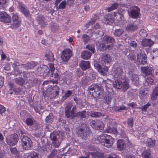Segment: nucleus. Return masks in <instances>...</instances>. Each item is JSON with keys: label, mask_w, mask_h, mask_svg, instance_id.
Returning <instances> with one entry per match:
<instances>
[{"label": "nucleus", "mask_w": 158, "mask_h": 158, "mask_svg": "<svg viewBox=\"0 0 158 158\" xmlns=\"http://www.w3.org/2000/svg\"><path fill=\"white\" fill-rule=\"evenodd\" d=\"M102 39V42L99 45L101 50H110L111 48V46L114 42V39L113 37L107 35L104 36Z\"/></svg>", "instance_id": "f257e3e1"}, {"label": "nucleus", "mask_w": 158, "mask_h": 158, "mask_svg": "<svg viewBox=\"0 0 158 158\" xmlns=\"http://www.w3.org/2000/svg\"><path fill=\"white\" fill-rule=\"evenodd\" d=\"M97 140L102 143V145L108 148L111 147L114 142V139L111 136L105 133L98 136Z\"/></svg>", "instance_id": "f03ea898"}, {"label": "nucleus", "mask_w": 158, "mask_h": 158, "mask_svg": "<svg viewBox=\"0 0 158 158\" xmlns=\"http://www.w3.org/2000/svg\"><path fill=\"white\" fill-rule=\"evenodd\" d=\"M21 144L23 149H30L32 145V142L31 139L27 136L22 135L20 137Z\"/></svg>", "instance_id": "7ed1b4c3"}, {"label": "nucleus", "mask_w": 158, "mask_h": 158, "mask_svg": "<svg viewBox=\"0 0 158 158\" xmlns=\"http://www.w3.org/2000/svg\"><path fill=\"white\" fill-rule=\"evenodd\" d=\"M88 89L91 91L94 90L95 97L97 98L99 97L102 94L103 90L101 85L97 84H92L88 87Z\"/></svg>", "instance_id": "20e7f679"}, {"label": "nucleus", "mask_w": 158, "mask_h": 158, "mask_svg": "<svg viewBox=\"0 0 158 158\" xmlns=\"http://www.w3.org/2000/svg\"><path fill=\"white\" fill-rule=\"evenodd\" d=\"M129 16L133 19L138 18L140 15V9L137 6H133L128 10Z\"/></svg>", "instance_id": "39448f33"}, {"label": "nucleus", "mask_w": 158, "mask_h": 158, "mask_svg": "<svg viewBox=\"0 0 158 158\" xmlns=\"http://www.w3.org/2000/svg\"><path fill=\"white\" fill-rule=\"evenodd\" d=\"M50 138L52 141L54 146L55 148L58 147L61 143L60 136L57 132H53L50 135Z\"/></svg>", "instance_id": "423d86ee"}, {"label": "nucleus", "mask_w": 158, "mask_h": 158, "mask_svg": "<svg viewBox=\"0 0 158 158\" xmlns=\"http://www.w3.org/2000/svg\"><path fill=\"white\" fill-rule=\"evenodd\" d=\"M19 140L18 135L14 134L7 136L6 139V141L7 144L10 146L15 145Z\"/></svg>", "instance_id": "0eeeda50"}, {"label": "nucleus", "mask_w": 158, "mask_h": 158, "mask_svg": "<svg viewBox=\"0 0 158 158\" xmlns=\"http://www.w3.org/2000/svg\"><path fill=\"white\" fill-rule=\"evenodd\" d=\"M37 73L40 76H42L45 73V76H49L48 75L49 68L48 66L45 65H41L38 66L37 69Z\"/></svg>", "instance_id": "6e6552de"}, {"label": "nucleus", "mask_w": 158, "mask_h": 158, "mask_svg": "<svg viewBox=\"0 0 158 158\" xmlns=\"http://www.w3.org/2000/svg\"><path fill=\"white\" fill-rule=\"evenodd\" d=\"M90 124L92 127L95 130H101L104 127L103 123L102 121L97 119L92 121L90 122Z\"/></svg>", "instance_id": "1a4fd4ad"}, {"label": "nucleus", "mask_w": 158, "mask_h": 158, "mask_svg": "<svg viewBox=\"0 0 158 158\" xmlns=\"http://www.w3.org/2000/svg\"><path fill=\"white\" fill-rule=\"evenodd\" d=\"M72 55V51L69 49H66L63 50L61 55V58L64 61H67Z\"/></svg>", "instance_id": "9d476101"}, {"label": "nucleus", "mask_w": 158, "mask_h": 158, "mask_svg": "<svg viewBox=\"0 0 158 158\" xmlns=\"http://www.w3.org/2000/svg\"><path fill=\"white\" fill-rule=\"evenodd\" d=\"M60 90V88L57 85L54 86L49 94L50 98H53L57 96L59 94Z\"/></svg>", "instance_id": "9b49d317"}, {"label": "nucleus", "mask_w": 158, "mask_h": 158, "mask_svg": "<svg viewBox=\"0 0 158 158\" xmlns=\"http://www.w3.org/2000/svg\"><path fill=\"white\" fill-rule=\"evenodd\" d=\"M125 28L127 32H134L138 29V26L135 22H130L127 24Z\"/></svg>", "instance_id": "f8f14e48"}, {"label": "nucleus", "mask_w": 158, "mask_h": 158, "mask_svg": "<svg viewBox=\"0 0 158 158\" xmlns=\"http://www.w3.org/2000/svg\"><path fill=\"white\" fill-rule=\"evenodd\" d=\"M137 61L139 64H145L147 63L146 55L141 53L138 54L137 56Z\"/></svg>", "instance_id": "ddd939ff"}, {"label": "nucleus", "mask_w": 158, "mask_h": 158, "mask_svg": "<svg viewBox=\"0 0 158 158\" xmlns=\"http://www.w3.org/2000/svg\"><path fill=\"white\" fill-rule=\"evenodd\" d=\"M78 135L82 139H87L89 134V131L86 129L80 128L78 131Z\"/></svg>", "instance_id": "4468645a"}, {"label": "nucleus", "mask_w": 158, "mask_h": 158, "mask_svg": "<svg viewBox=\"0 0 158 158\" xmlns=\"http://www.w3.org/2000/svg\"><path fill=\"white\" fill-rule=\"evenodd\" d=\"M0 21L4 23H9L10 22L11 19L9 16L3 11L0 12Z\"/></svg>", "instance_id": "2eb2a0df"}, {"label": "nucleus", "mask_w": 158, "mask_h": 158, "mask_svg": "<svg viewBox=\"0 0 158 158\" xmlns=\"http://www.w3.org/2000/svg\"><path fill=\"white\" fill-rule=\"evenodd\" d=\"M101 58V62L103 64H108L111 60L110 55L106 53L102 54Z\"/></svg>", "instance_id": "dca6fc26"}, {"label": "nucleus", "mask_w": 158, "mask_h": 158, "mask_svg": "<svg viewBox=\"0 0 158 158\" xmlns=\"http://www.w3.org/2000/svg\"><path fill=\"white\" fill-rule=\"evenodd\" d=\"M113 15L108 14L106 16L107 19H109L110 22H114V21L116 19H117L118 20L120 19L121 17V15L118 12H114L112 13Z\"/></svg>", "instance_id": "f3484780"}, {"label": "nucleus", "mask_w": 158, "mask_h": 158, "mask_svg": "<svg viewBox=\"0 0 158 158\" xmlns=\"http://www.w3.org/2000/svg\"><path fill=\"white\" fill-rule=\"evenodd\" d=\"M38 64L37 62L33 61H31L26 64H21V67L24 68L27 70L31 69L36 66Z\"/></svg>", "instance_id": "a211bd4d"}, {"label": "nucleus", "mask_w": 158, "mask_h": 158, "mask_svg": "<svg viewBox=\"0 0 158 158\" xmlns=\"http://www.w3.org/2000/svg\"><path fill=\"white\" fill-rule=\"evenodd\" d=\"M141 70L145 76L150 75L152 74V68L149 66L141 67Z\"/></svg>", "instance_id": "6ab92c4d"}, {"label": "nucleus", "mask_w": 158, "mask_h": 158, "mask_svg": "<svg viewBox=\"0 0 158 158\" xmlns=\"http://www.w3.org/2000/svg\"><path fill=\"white\" fill-rule=\"evenodd\" d=\"M12 19L14 25L17 27H19L21 24V21L18 15L16 14L13 15Z\"/></svg>", "instance_id": "aec40b11"}, {"label": "nucleus", "mask_w": 158, "mask_h": 158, "mask_svg": "<svg viewBox=\"0 0 158 158\" xmlns=\"http://www.w3.org/2000/svg\"><path fill=\"white\" fill-rule=\"evenodd\" d=\"M79 65L82 70L84 71L89 69L90 67V63L89 61L82 60Z\"/></svg>", "instance_id": "412c9836"}, {"label": "nucleus", "mask_w": 158, "mask_h": 158, "mask_svg": "<svg viewBox=\"0 0 158 158\" xmlns=\"http://www.w3.org/2000/svg\"><path fill=\"white\" fill-rule=\"evenodd\" d=\"M19 6L20 10L25 16L26 17L29 16V12L24 4L22 3H19Z\"/></svg>", "instance_id": "4be33fe9"}, {"label": "nucleus", "mask_w": 158, "mask_h": 158, "mask_svg": "<svg viewBox=\"0 0 158 158\" xmlns=\"http://www.w3.org/2000/svg\"><path fill=\"white\" fill-rule=\"evenodd\" d=\"M123 71L120 68H118L114 71V77L115 78L120 79H122Z\"/></svg>", "instance_id": "5701e85b"}, {"label": "nucleus", "mask_w": 158, "mask_h": 158, "mask_svg": "<svg viewBox=\"0 0 158 158\" xmlns=\"http://www.w3.org/2000/svg\"><path fill=\"white\" fill-rule=\"evenodd\" d=\"M36 19L42 27H44L47 25L46 22H44L45 19L42 15H40L37 16L36 18Z\"/></svg>", "instance_id": "b1692460"}, {"label": "nucleus", "mask_w": 158, "mask_h": 158, "mask_svg": "<svg viewBox=\"0 0 158 158\" xmlns=\"http://www.w3.org/2000/svg\"><path fill=\"white\" fill-rule=\"evenodd\" d=\"M154 44V42L150 39H146L143 40L142 42V45L144 47H151Z\"/></svg>", "instance_id": "393cba45"}, {"label": "nucleus", "mask_w": 158, "mask_h": 158, "mask_svg": "<svg viewBox=\"0 0 158 158\" xmlns=\"http://www.w3.org/2000/svg\"><path fill=\"white\" fill-rule=\"evenodd\" d=\"M117 146L118 150L121 151L125 149L126 145L124 140L120 139L117 142Z\"/></svg>", "instance_id": "a878e982"}, {"label": "nucleus", "mask_w": 158, "mask_h": 158, "mask_svg": "<svg viewBox=\"0 0 158 158\" xmlns=\"http://www.w3.org/2000/svg\"><path fill=\"white\" fill-rule=\"evenodd\" d=\"M146 146L148 148H152L155 144V140L151 138H148L145 141Z\"/></svg>", "instance_id": "bb28decb"}, {"label": "nucleus", "mask_w": 158, "mask_h": 158, "mask_svg": "<svg viewBox=\"0 0 158 158\" xmlns=\"http://www.w3.org/2000/svg\"><path fill=\"white\" fill-rule=\"evenodd\" d=\"M91 53L88 51H84L81 54V58L85 60H88L89 59L91 56Z\"/></svg>", "instance_id": "cd10ccee"}, {"label": "nucleus", "mask_w": 158, "mask_h": 158, "mask_svg": "<svg viewBox=\"0 0 158 158\" xmlns=\"http://www.w3.org/2000/svg\"><path fill=\"white\" fill-rule=\"evenodd\" d=\"M72 106L71 103L68 104L66 106L65 109V115L67 118H69L70 117V114L71 108Z\"/></svg>", "instance_id": "c85d7f7f"}, {"label": "nucleus", "mask_w": 158, "mask_h": 158, "mask_svg": "<svg viewBox=\"0 0 158 158\" xmlns=\"http://www.w3.org/2000/svg\"><path fill=\"white\" fill-rule=\"evenodd\" d=\"M91 155L93 158H104V157L103 153L101 152H92Z\"/></svg>", "instance_id": "c756f323"}, {"label": "nucleus", "mask_w": 158, "mask_h": 158, "mask_svg": "<svg viewBox=\"0 0 158 158\" xmlns=\"http://www.w3.org/2000/svg\"><path fill=\"white\" fill-rule=\"evenodd\" d=\"M123 81L119 79L116 80L113 83V86L118 89H120L123 87Z\"/></svg>", "instance_id": "7c9ffc66"}, {"label": "nucleus", "mask_w": 158, "mask_h": 158, "mask_svg": "<svg viewBox=\"0 0 158 158\" xmlns=\"http://www.w3.org/2000/svg\"><path fill=\"white\" fill-rule=\"evenodd\" d=\"M158 97V86L156 87L153 91L151 95V99L155 100Z\"/></svg>", "instance_id": "2f4dec72"}, {"label": "nucleus", "mask_w": 158, "mask_h": 158, "mask_svg": "<svg viewBox=\"0 0 158 158\" xmlns=\"http://www.w3.org/2000/svg\"><path fill=\"white\" fill-rule=\"evenodd\" d=\"M46 60H49L50 61L52 62L54 60L55 58L53 53L51 51L49 52L45 55Z\"/></svg>", "instance_id": "473e14b6"}, {"label": "nucleus", "mask_w": 158, "mask_h": 158, "mask_svg": "<svg viewBox=\"0 0 158 158\" xmlns=\"http://www.w3.org/2000/svg\"><path fill=\"white\" fill-rule=\"evenodd\" d=\"M38 151L42 153H46L48 151V149L46 148L45 145H41L40 143L39 144V146L38 147Z\"/></svg>", "instance_id": "72a5a7b5"}, {"label": "nucleus", "mask_w": 158, "mask_h": 158, "mask_svg": "<svg viewBox=\"0 0 158 158\" xmlns=\"http://www.w3.org/2000/svg\"><path fill=\"white\" fill-rule=\"evenodd\" d=\"M89 115L92 117L98 118L102 115V114L100 112L92 111L89 112Z\"/></svg>", "instance_id": "f704fd0d"}, {"label": "nucleus", "mask_w": 158, "mask_h": 158, "mask_svg": "<svg viewBox=\"0 0 158 158\" xmlns=\"http://www.w3.org/2000/svg\"><path fill=\"white\" fill-rule=\"evenodd\" d=\"M54 120V117L53 114L50 113L46 117L45 119V121L46 123L49 124L52 123Z\"/></svg>", "instance_id": "c9c22d12"}, {"label": "nucleus", "mask_w": 158, "mask_h": 158, "mask_svg": "<svg viewBox=\"0 0 158 158\" xmlns=\"http://www.w3.org/2000/svg\"><path fill=\"white\" fill-rule=\"evenodd\" d=\"M131 78L133 82L135 85H137L139 83V78L137 75L132 74L131 75Z\"/></svg>", "instance_id": "e433bc0d"}, {"label": "nucleus", "mask_w": 158, "mask_h": 158, "mask_svg": "<svg viewBox=\"0 0 158 158\" xmlns=\"http://www.w3.org/2000/svg\"><path fill=\"white\" fill-rule=\"evenodd\" d=\"M8 112L6 110V108L3 106L0 105V114L2 116H5L7 115Z\"/></svg>", "instance_id": "4c0bfd02"}, {"label": "nucleus", "mask_w": 158, "mask_h": 158, "mask_svg": "<svg viewBox=\"0 0 158 158\" xmlns=\"http://www.w3.org/2000/svg\"><path fill=\"white\" fill-rule=\"evenodd\" d=\"M86 111L85 110L79 111L75 113V117H77L81 118H85L86 117Z\"/></svg>", "instance_id": "58836bf2"}, {"label": "nucleus", "mask_w": 158, "mask_h": 158, "mask_svg": "<svg viewBox=\"0 0 158 158\" xmlns=\"http://www.w3.org/2000/svg\"><path fill=\"white\" fill-rule=\"evenodd\" d=\"M15 81L16 84L21 86H23L25 83L24 80L20 77L15 79Z\"/></svg>", "instance_id": "ea45409f"}, {"label": "nucleus", "mask_w": 158, "mask_h": 158, "mask_svg": "<svg viewBox=\"0 0 158 158\" xmlns=\"http://www.w3.org/2000/svg\"><path fill=\"white\" fill-rule=\"evenodd\" d=\"M58 151L56 150H52L48 158H58Z\"/></svg>", "instance_id": "a19ab883"}, {"label": "nucleus", "mask_w": 158, "mask_h": 158, "mask_svg": "<svg viewBox=\"0 0 158 158\" xmlns=\"http://www.w3.org/2000/svg\"><path fill=\"white\" fill-rule=\"evenodd\" d=\"M98 72L103 75H105L108 70V68L106 66H101L100 69H99Z\"/></svg>", "instance_id": "79ce46f5"}, {"label": "nucleus", "mask_w": 158, "mask_h": 158, "mask_svg": "<svg viewBox=\"0 0 158 158\" xmlns=\"http://www.w3.org/2000/svg\"><path fill=\"white\" fill-rule=\"evenodd\" d=\"M106 132L108 133H113L116 134L118 133L117 129L114 127L111 128L110 127H108L106 129Z\"/></svg>", "instance_id": "37998d69"}, {"label": "nucleus", "mask_w": 158, "mask_h": 158, "mask_svg": "<svg viewBox=\"0 0 158 158\" xmlns=\"http://www.w3.org/2000/svg\"><path fill=\"white\" fill-rule=\"evenodd\" d=\"M124 32V30L122 29H118L115 30L114 35L116 37H119Z\"/></svg>", "instance_id": "c03bdc74"}, {"label": "nucleus", "mask_w": 158, "mask_h": 158, "mask_svg": "<svg viewBox=\"0 0 158 158\" xmlns=\"http://www.w3.org/2000/svg\"><path fill=\"white\" fill-rule=\"evenodd\" d=\"M34 121V119L32 118H28L25 120V123L28 126H32L33 124Z\"/></svg>", "instance_id": "a18cd8bd"}, {"label": "nucleus", "mask_w": 158, "mask_h": 158, "mask_svg": "<svg viewBox=\"0 0 158 158\" xmlns=\"http://www.w3.org/2000/svg\"><path fill=\"white\" fill-rule=\"evenodd\" d=\"M81 39L82 40L84 44H86L89 41L90 37L86 34H83L81 36Z\"/></svg>", "instance_id": "49530a36"}, {"label": "nucleus", "mask_w": 158, "mask_h": 158, "mask_svg": "<svg viewBox=\"0 0 158 158\" xmlns=\"http://www.w3.org/2000/svg\"><path fill=\"white\" fill-rule=\"evenodd\" d=\"M76 109L77 107L76 106H74L73 107L72 110H71L70 113V117H69V118L73 119L75 117V113H74V112L76 111Z\"/></svg>", "instance_id": "de8ad7c7"}, {"label": "nucleus", "mask_w": 158, "mask_h": 158, "mask_svg": "<svg viewBox=\"0 0 158 158\" xmlns=\"http://www.w3.org/2000/svg\"><path fill=\"white\" fill-rule=\"evenodd\" d=\"M123 88L122 89V90L123 92H125L127 90V89L129 87V85L127 81H124V80H123Z\"/></svg>", "instance_id": "09e8293b"}, {"label": "nucleus", "mask_w": 158, "mask_h": 158, "mask_svg": "<svg viewBox=\"0 0 158 158\" xmlns=\"http://www.w3.org/2000/svg\"><path fill=\"white\" fill-rule=\"evenodd\" d=\"M142 157L144 158H151V154L149 151H144L142 154Z\"/></svg>", "instance_id": "8fccbe9b"}, {"label": "nucleus", "mask_w": 158, "mask_h": 158, "mask_svg": "<svg viewBox=\"0 0 158 158\" xmlns=\"http://www.w3.org/2000/svg\"><path fill=\"white\" fill-rule=\"evenodd\" d=\"M118 6L117 3H114L113 4L112 6L109 7L107 8V10L108 12H109L113 10L116 9Z\"/></svg>", "instance_id": "3c124183"}, {"label": "nucleus", "mask_w": 158, "mask_h": 158, "mask_svg": "<svg viewBox=\"0 0 158 158\" xmlns=\"http://www.w3.org/2000/svg\"><path fill=\"white\" fill-rule=\"evenodd\" d=\"M49 66V71H48V75H50V73L54 72L55 71V68L54 64L52 63H50L48 64Z\"/></svg>", "instance_id": "603ef678"}, {"label": "nucleus", "mask_w": 158, "mask_h": 158, "mask_svg": "<svg viewBox=\"0 0 158 158\" xmlns=\"http://www.w3.org/2000/svg\"><path fill=\"white\" fill-rule=\"evenodd\" d=\"M49 76H50L51 77H54L57 80L60 77V76L58 73L56 72L55 73V71L52 73H50Z\"/></svg>", "instance_id": "864d4df0"}, {"label": "nucleus", "mask_w": 158, "mask_h": 158, "mask_svg": "<svg viewBox=\"0 0 158 158\" xmlns=\"http://www.w3.org/2000/svg\"><path fill=\"white\" fill-rule=\"evenodd\" d=\"M6 0H0V9H2L6 8Z\"/></svg>", "instance_id": "5fc2aeb1"}, {"label": "nucleus", "mask_w": 158, "mask_h": 158, "mask_svg": "<svg viewBox=\"0 0 158 158\" xmlns=\"http://www.w3.org/2000/svg\"><path fill=\"white\" fill-rule=\"evenodd\" d=\"M127 108L123 105L116 107L115 110L117 111L120 112L124 110H127Z\"/></svg>", "instance_id": "6e6d98bb"}, {"label": "nucleus", "mask_w": 158, "mask_h": 158, "mask_svg": "<svg viewBox=\"0 0 158 158\" xmlns=\"http://www.w3.org/2000/svg\"><path fill=\"white\" fill-rule=\"evenodd\" d=\"M139 34L141 37H146L148 35L147 31L143 29H142L140 31Z\"/></svg>", "instance_id": "4d7b16f0"}, {"label": "nucleus", "mask_w": 158, "mask_h": 158, "mask_svg": "<svg viewBox=\"0 0 158 158\" xmlns=\"http://www.w3.org/2000/svg\"><path fill=\"white\" fill-rule=\"evenodd\" d=\"M34 109L35 111L39 114H40V110L44 109L43 107L41 105H39L37 107H34Z\"/></svg>", "instance_id": "13d9d810"}, {"label": "nucleus", "mask_w": 158, "mask_h": 158, "mask_svg": "<svg viewBox=\"0 0 158 158\" xmlns=\"http://www.w3.org/2000/svg\"><path fill=\"white\" fill-rule=\"evenodd\" d=\"M27 158H39L38 155L35 152H33L29 154Z\"/></svg>", "instance_id": "bf43d9fd"}, {"label": "nucleus", "mask_w": 158, "mask_h": 158, "mask_svg": "<svg viewBox=\"0 0 158 158\" xmlns=\"http://www.w3.org/2000/svg\"><path fill=\"white\" fill-rule=\"evenodd\" d=\"M86 48L88 50L91 51L93 53L95 52L94 46L93 45H88L86 46Z\"/></svg>", "instance_id": "052dcab7"}, {"label": "nucleus", "mask_w": 158, "mask_h": 158, "mask_svg": "<svg viewBox=\"0 0 158 158\" xmlns=\"http://www.w3.org/2000/svg\"><path fill=\"white\" fill-rule=\"evenodd\" d=\"M151 54L153 56V59H154L155 57L158 56V49L157 48L153 49L151 52Z\"/></svg>", "instance_id": "680f3d73"}, {"label": "nucleus", "mask_w": 158, "mask_h": 158, "mask_svg": "<svg viewBox=\"0 0 158 158\" xmlns=\"http://www.w3.org/2000/svg\"><path fill=\"white\" fill-rule=\"evenodd\" d=\"M151 104L149 103H148L143 106H141L139 107L140 109H141L143 111H145L147 110V108L150 106Z\"/></svg>", "instance_id": "e2e57ef3"}, {"label": "nucleus", "mask_w": 158, "mask_h": 158, "mask_svg": "<svg viewBox=\"0 0 158 158\" xmlns=\"http://www.w3.org/2000/svg\"><path fill=\"white\" fill-rule=\"evenodd\" d=\"M128 125L129 127L131 128L133 125V118H129L128 120Z\"/></svg>", "instance_id": "0e129e2a"}, {"label": "nucleus", "mask_w": 158, "mask_h": 158, "mask_svg": "<svg viewBox=\"0 0 158 158\" xmlns=\"http://www.w3.org/2000/svg\"><path fill=\"white\" fill-rule=\"evenodd\" d=\"M72 94V92L69 90H68L65 93V94L63 96V97L64 98H65V99H66L70 97Z\"/></svg>", "instance_id": "69168bd1"}, {"label": "nucleus", "mask_w": 158, "mask_h": 158, "mask_svg": "<svg viewBox=\"0 0 158 158\" xmlns=\"http://www.w3.org/2000/svg\"><path fill=\"white\" fill-rule=\"evenodd\" d=\"M66 4L65 1L62 2L59 5L58 8L59 9H64L65 8Z\"/></svg>", "instance_id": "338daca9"}, {"label": "nucleus", "mask_w": 158, "mask_h": 158, "mask_svg": "<svg viewBox=\"0 0 158 158\" xmlns=\"http://www.w3.org/2000/svg\"><path fill=\"white\" fill-rule=\"evenodd\" d=\"M104 99L107 102H110L111 100V98L109 93L106 94L104 97Z\"/></svg>", "instance_id": "774afa93"}]
</instances>
